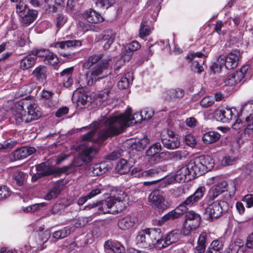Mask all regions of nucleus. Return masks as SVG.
Returning <instances> with one entry per match:
<instances>
[{
	"label": "nucleus",
	"instance_id": "40",
	"mask_svg": "<svg viewBox=\"0 0 253 253\" xmlns=\"http://www.w3.org/2000/svg\"><path fill=\"white\" fill-rule=\"evenodd\" d=\"M151 33V29L149 25H147V20L143 18L140 26L139 29V35L141 38L150 35Z\"/></svg>",
	"mask_w": 253,
	"mask_h": 253
},
{
	"label": "nucleus",
	"instance_id": "4",
	"mask_svg": "<svg viewBox=\"0 0 253 253\" xmlns=\"http://www.w3.org/2000/svg\"><path fill=\"white\" fill-rule=\"evenodd\" d=\"M204 214L208 220L217 218L226 212L228 210V204L223 200L210 201L204 200Z\"/></svg>",
	"mask_w": 253,
	"mask_h": 253
},
{
	"label": "nucleus",
	"instance_id": "11",
	"mask_svg": "<svg viewBox=\"0 0 253 253\" xmlns=\"http://www.w3.org/2000/svg\"><path fill=\"white\" fill-rule=\"evenodd\" d=\"M237 111L235 108H224L217 110L215 113V117L218 121L223 123H229L236 117Z\"/></svg>",
	"mask_w": 253,
	"mask_h": 253
},
{
	"label": "nucleus",
	"instance_id": "12",
	"mask_svg": "<svg viewBox=\"0 0 253 253\" xmlns=\"http://www.w3.org/2000/svg\"><path fill=\"white\" fill-rule=\"evenodd\" d=\"M227 183L224 180L213 185L209 190L205 200L214 201L216 198L227 190Z\"/></svg>",
	"mask_w": 253,
	"mask_h": 253
},
{
	"label": "nucleus",
	"instance_id": "17",
	"mask_svg": "<svg viewBox=\"0 0 253 253\" xmlns=\"http://www.w3.org/2000/svg\"><path fill=\"white\" fill-rule=\"evenodd\" d=\"M133 55L132 52L129 51L125 46L122 48L120 58L116 62L115 65V71L119 70L120 68L123 66L126 62L129 61Z\"/></svg>",
	"mask_w": 253,
	"mask_h": 253
},
{
	"label": "nucleus",
	"instance_id": "37",
	"mask_svg": "<svg viewBox=\"0 0 253 253\" xmlns=\"http://www.w3.org/2000/svg\"><path fill=\"white\" fill-rule=\"evenodd\" d=\"M103 57L102 54H94L90 56L86 62L83 64V67L84 69H88L94 64L96 63Z\"/></svg>",
	"mask_w": 253,
	"mask_h": 253
},
{
	"label": "nucleus",
	"instance_id": "42",
	"mask_svg": "<svg viewBox=\"0 0 253 253\" xmlns=\"http://www.w3.org/2000/svg\"><path fill=\"white\" fill-rule=\"evenodd\" d=\"M61 192L59 185H56L46 194L44 197L46 200H50L56 198Z\"/></svg>",
	"mask_w": 253,
	"mask_h": 253
},
{
	"label": "nucleus",
	"instance_id": "58",
	"mask_svg": "<svg viewBox=\"0 0 253 253\" xmlns=\"http://www.w3.org/2000/svg\"><path fill=\"white\" fill-rule=\"evenodd\" d=\"M10 195V191L6 186L0 187V200L6 199Z\"/></svg>",
	"mask_w": 253,
	"mask_h": 253
},
{
	"label": "nucleus",
	"instance_id": "21",
	"mask_svg": "<svg viewBox=\"0 0 253 253\" xmlns=\"http://www.w3.org/2000/svg\"><path fill=\"white\" fill-rule=\"evenodd\" d=\"M35 148L32 147H23L17 149L13 152V156L16 160L23 159L34 153Z\"/></svg>",
	"mask_w": 253,
	"mask_h": 253
},
{
	"label": "nucleus",
	"instance_id": "7",
	"mask_svg": "<svg viewBox=\"0 0 253 253\" xmlns=\"http://www.w3.org/2000/svg\"><path fill=\"white\" fill-rule=\"evenodd\" d=\"M126 194L123 191L119 192L115 196H111L106 200L97 202L98 204V213H111V209L114 207L117 211H122L125 208L123 201L125 200Z\"/></svg>",
	"mask_w": 253,
	"mask_h": 253
},
{
	"label": "nucleus",
	"instance_id": "25",
	"mask_svg": "<svg viewBox=\"0 0 253 253\" xmlns=\"http://www.w3.org/2000/svg\"><path fill=\"white\" fill-rule=\"evenodd\" d=\"M244 243L240 239H237L229 245L226 253H244Z\"/></svg>",
	"mask_w": 253,
	"mask_h": 253
},
{
	"label": "nucleus",
	"instance_id": "30",
	"mask_svg": "<svg viewBox=\"0 0 253 253\" xmlns=\"http://www.w3.org/2000/svg\"><path fill=\"white\" fill-rule=\"evenodd\" d=\"M44 7L49 11L54 12L58 7H62L64 4L63 0H44Z\"/></svg>",
	"mask_w": 253,
	"mask_h": 253
},
{
	"label": "nucleus",
	"instance_id": "53",
	"mask_svg": "<svg viewBox=\"0 0 253 253\" xmlns=\"http://www.w3.org/2000/svg\"><path fill=\"white\" fill-rule=\"evenodd\" d=\"M88 96L85 94H80L77 101V107L82 109L86 104Z\"/></svg>",
	"mask_w": 253,
	"mask_h": 253
},
{
	"label": "nucleus",
	"instance_id": "51",
	"mask_svg": "<svg viewBox=\"0 0 253 253\" xmlns=\"http://www.w3.org/2000/svg\"><path fill=\"white\" fill-rule=\"evenodd\" d=\"M115 2V0H97L96 4L97 6L104 9H107Z\"/></svg>",
	"mask_w": 253,
	"mask_h": 253
},
{
	"label": "nucleus",
	"instance_id": "45",
	"mask_svg": "<svg viewBox=\"0 0 253 253\" xmlns=\"http://www.w3.org/2000/svg\"><path fill=\"white\" fill-rule=\"evenodd\" d=\"M16 12L20 17L25 16V14L28 13L27 12H29V11H31V10L28 8L27 5L22 1H20L19 3L16 5Z\"/></svg>",
	"mask_w": 253,
	"mask_h": 253
},
{
	"label": "nucleus",
	"instance_id": "36",
	"mask_svg": "<svg viewBox=\"0 0 253 253\" xmlns=\"http://www.w3.org/2000/svg\"><path fill=\"white\" fill-rule=\"evenodd\" d=\"M188 155V152L185 150L176 151L170 153V159L174 161H181L187 158Z\"/></svg>",
	"mask_w": 253,
	"mask_h": 253
},
{
	"label": "nucleus",
	"instance_id": "18",
	"mask_svg": "<svg viewBox=\"0 0 253 253\" xmlns=\"http://www.w3.org/2000/svg\"><path fill=\"white\" fill-rule=\"evenodd\" d=\"M180 231L179 230H174L169 232L166 236L164 240L162 239L163 242H162V244L164 246L163 248L177 242L180 239Z\"/></svg>",
	"mask_w": 253,
	"mask_h": 253
},
{
	"label": "nucleus",
	"instance_id": "44",
	"mask_svg": "<svg viewBox=\"0 0 253 253\" xmlns=\"http://www.w3.org/2000/svg\"><path fill=\"white\" fill-rule=\"evenodd\" d=\"M114 38L110 35L104 34L102 36L100 42L103 44V48L107 50L109 48L110 45L113 42Z\"/></svg>",
	"mask_w": 253,
	"mask_h": 253
},
{
	"label": "nucleus",
	"instance_id": "59",
	"mask_svg": "<svg viewBox=\"0 0 253 253\" xmlns=\"http://www.w3.org/2000/svg\"><path fill=\"white\" fill-rule=\"evenodd\" d=\"M192 70L200 74L204 70L202 65L200 63L199 61L193 60L192 65Z\"/></svg>",
	"mask_w": 253,
	"mask_h": 253
},
{
	"label": "nucleus",
	"instance_id": "3",
	"mask_svg": "<svg viewBox=\"0 0 253 253\" xmlns=\"http://www.w3.org/2000/svg\"><path fill=\"white\" fill-rule=\"evenodd\" d=\"M163 234L160 228H147L140 231L136 237V243L144 248H149L155 246L158 249L164 247L162 244Z\"/></svg>",
	"mask_w": 253,
	"mask_h": 253
},
{
	"label": "nucleus",
	"instance_id": "14",
	"mask_svg": "<svg viewBox=\"0 0 253 253\" xmlns=\"http://www.w3.org/2000/svg\"><path fill=\"white\" fill-rule=\"evenodd\" d=\"M22 103L24 108H26L28 110L27 113L28 119L26 120L27 121L31 122L33 120L38 119L41 116L42 114L37 104L34 102L29 104L27 100L22 101Z\"/></svg>",
	"mask_w": 253,
	"mask_h": 253
},
{
	"label": "nucleus",
	"instance_id": "6",
	"mask_svg": "<svg viewBox=\"0 0 253 253\" xmlns=\"http://www.w3.org/2000/svg\"><path fill=\"white\" fill-rule=\"evenodd\" d=\"M240 57L241 53L239 50H232L227 57L220 55L217 63H213L210 67L211 69L214 73L220 72L223 66H225L228 70L234 69L238 66Z\"/></svg>",
	"mask_w": 253,
	"mask_h": 253
},
{
	"label": "nucleus",
	"instance_id": "32",
	"mask_svg": "<svg viewBox=\"0 0 253 253\" xmlns=\"http://www.w3.org/2000/svg\"><path fill=\"white\" fill-rule=\"evenodd\" d=\"M25 16H21V22L25 26L29 25L37 18L38 11L36 10H31L29 12H27Z\"/></svg>",
	"mask_w": 253,
	"mask_h": 253
},
{
	"label": "nucleus",
	"instance_id": "27",
	"mask_svg": "<svg viewBox=\"0 0 253 253\" xmlns=\"http://www.w3.org/2000/svg\"><path fill=\"white\" fill-rule=\"evenodd\" d=\"M201 165L204 167L205 172H208L212 169L214 165L213 159L209 155H202L198 157Z\"/></svg>",
	"mask_w": 253,
	"mask_h": 253
},
{
	"label": "nucleus",
	"instance_id": "31",
	"mask_svg": "<svg viewBox=\"0 0 253 253\" xmlns=\"http://www.w3.org/2000/svg\"><path fill=\"white\" fill-rule=\"evenodd\" d=\"M220 137V134L215 131H209L205 133L202 137V140L207 144L217 141Z\"/></svg>",
	"mask_w": 253,
	"mask_h": 253
},
{
	"label": "nucleus",
	"instance_id": "50",
	"mask_svg": "<svg viewBox=\"0 0 253 253\" xmlns=\"http://www.w3.org/2000/svg\"><path fill=\"white\" fill-rule=\"evenodd\" d=\"M17 141L13 140H8L0 143V150L11 149L17 144Z\"/></svg>",
	"mask_w": 253,
	"mask_h": 253
},
{
	"label": "nucleus",
	"instance_id": "41",
	"mask_svg": "<svg viewBox=\"0 0 253 253\" xmlns=\"http://www.w3.org/2000/svg\"><path fill=\"white\" fill-rule=\"evenodd\" d=\"M149 140L147 136H144L143 138L140 140H138L137 141L135 142L132 145V148L136 149L137 151H140L143 150L147 145L149 143Z\"/></svg>",
	"mask_w": 253,
	"mask_h": 253
},
{
	"label": "nucleus",
	"instance_id": "35",
	"mask_svg": "<svg viewBox=\"0 0 253 253\" xmlns=\"http://www.w3.org/2000/svg\"><path fill=\"white\" fill-rule=\"evenodd\" d=\"M207 234L205 232H202L200 235L198 240V245L195 248V252L196 253H202L206 249V240Z\"/></svg>",
	"mask_w": 253,
	"mask_h": 253
},
{
	"label": "nucleus",
	"instance_id": "62",
	"mask_svg": "<svg viewBox=\"0 0 253 253\" xmlns=\"http://www.w3.org/2000/svg\"><path fill=\"white\" fill-rule=\"evenodd\" d=\"M211 248H210L211 249L221 252V251L223 248V245L221 242L218 240H215L212 241L211 244Z\"/></svg>",
	"mask_w": 253,
	"mask_h": 253
},
{
	"label": "nucleus",
	"instance_id": "9",
	"mask_svg": "<svg viewBox=\"0 0 253 253\" xmlns=\"http://www.w3.org/2000/svg\"><path fill=\"white\" fill-rule=\"evenodd\" d=\"M161 137L163 146L168 149L173 150L180 146V138L170 130H163L161 133Z\"/></svg>",
	"mask_w": 253,
	"mask_h": 253
},
{
	"label": "nucleus",
	"instance_id": "1",
	"mask_svg": "<svg viewBox=\"0 0 253 253\" xmlns=\"http://www.w3.org/2000/svg\"><path fill=\"white\" fill-rule=\"evenodd\" d=\"M131 109L128 108L124 113L113 116L105 122L103 129L96 132L99 123L95 122L90 125L92 130L82 136L83 141L77 146V149L81 151V158L84 163L90 162L96 150L89 145V142L98 143L100 140L106 139L122 133L125 127L133 124L140 123L143 118V114L141 112L131 115Z\"/></svg>",
	"mask_w": 253,
	"mask_h": 253
},
{
	"label": "nucleus",
	"instance_id": "64",
	"mask_svg": "<svg viewBox=\"0 0 253 253\" xmlns=\"http://www.w3.org/2000/svg\"><path fill=\"white\" fill-rule=\"evenodd\" d=\"M66 16L62 14H59L57 17V26L58 27H62L67 21Z\"/></svg>",
	"mask_w": 253,
	"mask_h": 253
},
{
	"label": "nucleus",
	"instance_id": "20",
	"mask_svg": "<svg viewBox=\"0 0 253 253\" xmlns=\"http://www.w3.org/2000/svg\"><path fill=\"white\" fill-rule=\"evenodd\" d=\"M104 246L105 249L109 252L123 253L125 251V248L123 245L116 241L108 240L105 242Z\"/></svg>",
	"mask_w": 253,
	"mask_h": 253
},
{
	"label": "nucleus",
	"instance_id": "63",
	"mask_svg": "<svg viewBox=\"0 0 253 253\" xmlns=\"http://www.w3.org/2000/svg\"><path fill=\"white\" fill-rule=\"evenodd\" d=\"M243 201L246 202L248 208L253 207V194H248L244 196Z\"/></svg>",
	"mask_w": 253,
	"mask_h": 253
},
{
	"label": "nucleus",
	"instance_id": "49",
	"mask_svg": "<svg viewBox=\"0 0 253 253\" xmlns=\"http://www.w3.org/2000/svg\"><path fill=\"white\" fill-rule=\"evenodd\" d=\"M214 103V99L212 96H206L203 98L200 102L201 106L203 108H208Z\"/></svg>",
	"mask_w": 253,
	"mask_h": 253
},
{
	"label": "nucleus",
	"instance_id": "34",
	"mask_svg": "<svg viewBox=\"0 0 253 253\" xmlns=\"http://www.w3.org/2000/svg\"><path fill=\"white\" fill-rule=\"evenodd\" d=\"M46 68L44 66L40 65L34 70L33 75L37 80L41 82H43L46 79Z\"/></svg>",
	"mask_w": 253,
	"mask_h": 253
},
{
	"label": "nucleus",
	"instance_id": "52",
	"mask_svg": "<svg viewBox=\"0 0 253 253\" xmlns=\"http://www.w3.org/2000/svg\"><path fill=\"white\" fill-rule=\"evenodd\" d=\"M90 219V217H79L76 219V222L74 223V225L77 228H80L86 225Z\"/></svg>",
	"mask_w": 253,
	"mask_h": 253
},
{
	"label": "nucleus",
	"instance_id": "19",
	"mask_svg": "<svg viewBox=\"0 0 253 253\" xmlns=\"http://www.w3.org/2000/svg\"><path fill=\"white\" fill-rule=\"evenodd\" d=\"M83 16L88 22L91 23H101L104 20L99 13L92 9L84 11Z\"/></svg>",
	"mask_w": 253,
	"mask_h": 253
},
{
	"label": "nucleus",
	"instance_id": "8",
	"mask_svg": "<svg viewBox=\"0 0 253 253\" xmlns=\"http://www.w3.org/2000/svg\"><path fill=\"white\" fill-rule=\"evenodd\" d=\"M201 222L200 214L194 211H190L185 215V220L183 223V234L188 235L190 233L197 229Z\"/></svg>",
	"mask_w": 253,
	"mask_h": 253
},
{
	"label": "nucleus",
	"instance_id": "28",
	"mask_svg": "<svg viewBox=\"0 0 253 253\" xmlns=\"http://www.w3.org/2000/svg\"><path fill=\"white\" fill-rule=\"evenodd\" d=\"M110 168L106 162L96 164L92 168V173L93 176H98L106 172Z\"/></svg>",
	"mask_w": 253,
	"mask_h": 253
},
{
	"label": "nucleus",
	"instance_id": "2",
	"mask_svg": "<svg viewBox=\"0 0 253 253\" xmlns=\"http://www.w3.org/2000/svg\"><path fill=\"white\" fill-rule=\"evenodd\" d=\"M205 191L206 188L204 186L199 187L193 194L189 196L174 210L169 212L158 219L153 220V224L161 226L168 221L179 218L186 212L187 206H192L203 198Z\"/></svg>",
	"mask_w": 253,
	"mask_h": 253
},
{
	"label": "nucleus",
	"instance_id": "61",
	"mask_svg": "<svg viewBox=\"0 0 253 253\" xmlns=\"http://www.w3.org/2000/svg\"><path fill=\"white\" fill-rule=\"evenodd\" d=\"M142 113L143 114V120H149L150 119L154 114V111L149 108H146L142 110Z\"/></svg>",
	"mask_w": 253,
	"mask_h": 253
},
{
	"label": "nucleus",
	"instance_id": "38",
	"mask_svg": "<svg viewBox=\"0 0 253 253\" xmlns=\"http://www.w3.org/2000/svg\"><path fill=\"white\" fill-rule=\"evenodd\" d=\"M72 229V227L70 226L65 227L61 230L54 232L52 234V237L57 240L64 238L71 233Z\"/></svg>",
	"mask_w": 253,
	"mask_h": 253
},
{
	"label": "nucleus",
	"instance_id": "55",
	"mask_svg": "<svg viewBox=\"0 0 253 253\" xmlns=\"http://www.w3.org/2000/svg\"><path fill=\"white\" fill-rule=\"evenodd\" d=\"M49 52L48 50L45 49H41L33 50L31 53L34 57H37V56H39L42 57H44L45 58Z\"/></svg>",
	"mask_w": 253,
	"mask_h": 253
},
{
	"label": "nucleus",
	"instance_id": "60",
	"mask_svg": "<svg viewBox=\"0 0 253 253\" xmlns=\"http://www.w3.org/2000/svg\"><path fill=\"white\" fill-rule=\"evenodd\" d=\"M185 142L187 145L192 147H194L196 144V141L195 137L190 134L186 135L185 137Z\"/></svg>",
	"mask_w": 253,
	"mask_h": 253
},
{
	"label": "nucleus",
	"instance_id": "26",
	"mask_svg": "<svg viewBox=\"0 0 253 253\" xmlns=\"http://www.w3.org/2000/svg\"><path fill=\"white\" fill-rule=\"evenodd\" d=\"M36 60L37 57H34L31 53L20 61V68L24 70L28 69L35 64Z\"/></svg>",
	"mask_w": 253,
	"mask_h": 253
},
{
	"label": "nucleus",
	"instance_id": "48",
	"mask_svg": "<svg viewBox=\"0 0 253 253\" xmlns=\"http://www.w3.org/2000/svg\"><path fill=\"white\" fill-rule=\"evenodd\" d=\"M44 62L48 64L54 65L59 62V59L56 54L53 52H49L44 58Z\"/></svg>",
	"mask_w": 253,
	"mask_h": 253
},
{
	"label": "nucleus",
	"instance_id": "33",
	"mask_svg": "<svg viewBox=\"0 0 253 253\" xmlns=\"http://www.w3.org/2000/svg\"><path fill=\"white\" fill-rule=\"evenodd\" d=\"M163 171V170L162 168L156 167L150 169L143 171L141 173V175H139V177L143 178L154 177Z\"/></svg>",
	"mask_w": 253,
	"mask_h": 253
},
{
	"label": "nucleus",
	"instance_id": "10",
	"mask_svg": "<svg viewBox=\"0 0 253 253\" xmlns=\"http://www.w3.org/2000/svg\"><path fill=\"white\" fill-rule=\"evenodd\" d=\"M148 201L151 206L160 211H164L168 207L162 191L159 190H154L151 193L148 197Z\"/></svg>",
	"mask_w": 253,
	"mask_h": 253
},
{
	"label": "nucleus",
	"instance_id": "43",
	"mask_svg": "<svg viewBox=\"0 0 253 253\" xmlns=\"http://www.w3.org/2000/svg\"><path fill=\"white\" fill-rule=\"evenodd\" d=\"M131 74L127 73L122 77L118 83V86L121 89H126L129 86L130 81L129 78L130 77Z\"/></svg>",
	"mask_w": 253,
	"mask_h": 253
},
{
	"label": "nucleus",
	"instance_id": "57",
	"mask_svg": "<svg viewBox=\"0 0 253 253\" xmlns=\"http://www.w3.org/2000/svg\"><path fill=\"white\" fill-rule=\"evenodd\" d=\"M129 51H131L133 54V52L139 49L140 47V44L136 41H133L130 43H128L126 46H125Z\"/></svg>",
	"mask_w": 253,
	"mask_h": 253
},
{
	"label": "nucleus",
	"instance_id": "15",
	"mask_svg": "<svg viewBox=\"0 0 253 253\" xmlns=\"http://www.w3.org/2000/svg\"><path fill=\"white\" fill-rule=\"evenodd\" d=\"M13 118L15 122L17 124H20L22 123H29L27 116V113L24 110V107L22 102H20L17 105L16 108L13 112Z\"/></svg>",
	"mask_w": 253,
	"mask_h": 253
},
{
	"label": "nucleus",
	"instance_id": "23",
	"mask_svg": "<svg viewBox=\"0 0 253 253\" xmlns=\"http://www.w3.org/2000/svg\"><path fill=\"white\" fill-rule=\"evenodd\" d=\"M136 222V218L127 215L121 218L118 223L119 227L122 230H127L133 227Z\"/></svg>",
	"mask_w": 253,
	"mask_h": 253
},
{
	"label": "nucleus",
	"instance_id": "16",
	"mask_svg": "<svg viewBox=\"0 0 253 253\" xmlns=\"http://www.w3.org/2000/svg\"><path fill=\"white\" fill-rule=\"evenodd\" d=\"M189 169L186 165L183 166L175 172L174 178L176 181L179 183L188 182L193 179Z\"/></svg>",
	"mask_w": 253,
	"mask_h": 253
},
{
	"label": "nucleus",
	"instance_id": "29",
	"mask_svg": "<svg viewBox=\"0 0 253 253\" xmlns=\"http://www.w3.org/2000/svg\"><path fill=\"white\" fill-rule=\"evenodd\" d=\"M242 115L246 116L245 121L249 122L250 120L253 119V101L248 102L245 103L241 110Z\"/></svg>",
	"mask_w": 253,
	"mask_h": 253
},
{
	"label": "nucleus",
	"instance_id": "39",
	"mask_svg": "<svg viewBox=\"0 0 253 253\" xmlns=\"http://www.w3.org/2000/svg\"><path fill=\"white\" fill-rule=\"evenodd\" d=\"M130 168V166L126 160L121 159L117 165L116 169L119 173L124 174L129 172Z\"/></svg>",
	"mask_w": 253,
	"mask_h": 253
},
{
	"label": "nucleus",
	"instance_id": "5",
	"mask_svg": "<svg viewBox=\"0 0 253 253\" xmlns=\"http://www.w3.org/2000/svg\"><path fill=\"white\" fill-rule=\"evenodd\" d=\"M112 60V57L108 55L101 60L100 63L88 71L85 74L86 84L91 85L98 80L107 77L109 73L106 70Z\"/></svg>",
	"mask_w": 253,
	"mask_h": 253
},
{
	"label": "nucleus",
	"instance_id": "22",
	"mask_svg": "<svg viewBox=\"0 0 253 253\" xmlns=\"http://www.w3.org/2000/svg\"><path fill=\"white\" fill-rule=\"evenodd\" d=\"M82 42L79 40H68L61 41L53 43L51 44L52 46L55 48H60L61 49L69 48L70 47H76L81 46Z\"/></svg>",
	"mask_w": 253,
	"mask_h": 253
},
{
	"label": "nucleus",
	"instance_id": "56",
	"mask_svg": "<svg viewBox=\"0 0 253 253\" xmlns=\"http://www.w3.org/2000/svg\"><path fill=\"white\" fill-rule=\"evenodd\" d=\"M54 174H57L56 168H52L48 166H47L43 171L39 173L41 176H49Z\"/></svg>",
	"mask_w": 253,
	"mask_h": 253
},
{
	"label": "nucleus",
	"instance_id": "46",
	"mask_svg": "<svg viewBox=\"0 0 253 253\" xmlns=\"http://www.w3.org/2000/svg\"><path fill=\"white\" fill-rule=\"evenodd\" d=\"M26 174L23 172L21 171H17L14 172L13 178L15 180L18 186H21L24 184V183L26 178Z\"/></svg>",
	"mask_w": 253,
	"mask_h": 253
},
{
	"label": "nucleus",
	"instance_id": "13",
	"mask_svg": "<svg viewBox=\"0 0 253 253\" xmlns=\"http://www.w3.org/2000/svg\"><path fill=\"white\" fill-rule=\"evenodd\" d=\"M186 166L192 175V176H193V179L206 173L204 167L201 165L198 157L191 160Z\"/></svg>",
	"mask_w": 253,
	"mask_h": 253
},
{
	"label": "nucleus",
	"instance_id": "24",
	"mask_svg": "<svg viewBox=\"0 0 253 253\" xmlns=\"http://www.w3.org/2000/svg\"><path fill=\"white\" fill-rule=\"evenodd\" d=\"M184 91L182 88H171L165 92V98L168 101L180 99L183 97Z\"/></svg>",
	"mask_w": 253,
	"mask_h": 253
},
{
	"label": "nucleus",
	"instance_id": "54",
	"mask_svg": "<svg viewBox=\"0 0 253 253\" xmlns=\"http://www.w3.org/2000/svg\"><path fill=\"white\" fill-rule=\"evenodd\" d=\"M102 190H103V189L101 187V186L93 187L91 190L90 192L87 195V197L89 198V199H91L98 194H100Z\"/></svg>",
	"mask_w": 253,
	"mask_h": 253
},
{
	"label": "nucleus",
	"instance_id": "47",
	"mask_svg": "<svg viewBox=\"0 0 253 253\" xmlns=\"http://www.w3.org/2000/svg\"><path fill=\"white\" fill-rule=\"evenodd\" d=\"M162 149L160 143H156L152 145L146 151V156H150L159 154Z\"/></svg>",
	"mask_w": 253,
	"mask_h": 253
}]
</instances>
